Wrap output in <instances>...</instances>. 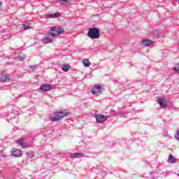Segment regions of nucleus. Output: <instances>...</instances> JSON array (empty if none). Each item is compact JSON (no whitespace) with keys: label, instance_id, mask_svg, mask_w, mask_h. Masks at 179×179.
I'll return each mask as SVG.
<instances>
[{"label":"nucleus","instance_id":"f257e3e1","mask_svg":"<svg viewBox=\"0 0 179 179\" xmlns=\"http://www.w3.org/2000/svg\"><path fill=\"white\" fill-rule=\"evenodd\" d=\"M88 37L92 40L100 38V30L96 27L90 28L88 31Z\"/></svg>","mask_w":179,"mask_h":179},{"label":"nucleus","instance_id":"f03ea898","mask_svg":"<svg viewBox=\"0 0 179 179\" xmlns=\"http://www.w3.org/2000/svg\"><path fill=\"white\" fill-rule=\"evenodd\" d=\"M64 33H65L64 28H58L57 27H54L50 28V31L48 33V36L55 37L57 36H59V34H64Z\"/></svg>","mask_w":179,"mask_h":179},{"label":"nucleus","instance_id":"7ed1b4c3","mask_svg":"<svg viewBox=\"0 0 179 179\" xmlns=\"http://www.w3.org/2000/svg\"><path fill=\"white\" fill-rule=\"evenodd\" d=\"M69 115V113L65 112V111H59L57 112L56 116L51 117V121L52 122L55 121H59V120H62L64 117H68Z\"/></svg>","mask_w":179,"mask_h":179},{"label":"nucleus","instance_id":"20e7f679","mask_svg":"<svg viewBox=\"0 0 179 179\" xmlns=\"http://www.w3.org/2000/svg\"><path fill=\"white\" fill-rule=\"evenodd\" d=\"M143 177L149 179H163V178L155 173L149 172L144 173Z\"/></svg>","mask_w":179,"mask_h":179},{"label":"nucleus","instance_id":"39448f33","mask_svg":"<svg viewBox=\"0 0 179 179\" xmlns=\"http://www.w3.org/2000/svg\"><path fill=\"white\" fill-rule=\"evenodd\" d=\"M94 117L96 118V122H99V124L104 122L105 121L107 120V118H108L107 116L100 114H96Z\"/></svg>","mask_w":179,"mask_h":179},{"label":"nucleus","instance_id":"423d86ee","mask_svg":"<svg viewBox=\"0 0 179 179\" xmlns=\"http://www.w3.org/2000/svg\"><path fill=\"white\" fill-rule=\"evenodd\" d=\"M52 90V85L50 84H42L40 87L39 90L42 92H50V90Z\"/></svg>","mask_w":179,"mask_h":179},{"label":"nucleus","instance_id":"0eeeda50","mask_svg":"<svg viewBox=\"0 0 179 179\" xmlns=\"http://www.w3.org/2000/svg\"><path fill=\"white\" fill-rule=\"evenodd\" d=\"M91 93L95 96H100L101 94V86L94 85V90H92Z\"/></svg>","mask_w":179,"mask_h":179},{"label":"nucleus","instance_id":"6e6552de","mask_svg":"<svg viewBox=\"0 0 179 179\" xmlns=\"http://www.w3.org/2000/svg\"><path fill=\"white\" fill-rule=\"evenodd\" d=\"M11 156L13 157H20V156H22V150L19 149H13Z\"/></svg>","mask_w":179,"mask_h":179},{"label":"nucleus","instance_id":"1a4fd4ad","mask_svg":"<svg viewBox=\"0 0 179 179\" xmlns=\"http://www.w3.org/2000/svg\"><path fill=\"white\" fill-rule=\"evenodd\" d=\"M71 159H79V157H85V153L75 152L70 155Z\"/></svg>","mask_w":179,"mask_h":179},{"label":"nucleus","instance_id":"9d476101","mask_svg":"<svg viewBox=\"0 0 179 179\" xmlns=\"http://www.w3.org/2000/svg\"><path fill=\"white\" fill-rule=\"evenodd\" d=\"M157 103L159 104L160 107H162V108H164V107H167V102L163 98H159L157 99Z\"/></svg>","mask_w":179,"mask_h":179},{"label":"nucleus","instance_id":"9b49d317","mask_svg":"<svg viewBox=\"0 0 179 179\" xmlns=\"http://www.w3.org/2000/svg\"><path fill=\"white\" fill-rule=\"evenodd\" d=\"M141 44L142 45H145V47H149L153 44V41H152V40L145 39L142 41Z\"/></svg>","mask_w":179,"mask_h":179},{"label":"nucleus","instance_id":"f8f14e48","mask_svg":"<svg viewBox=\"0 0 179 179\" xmlns=\"http://www.w3.org/2000/svg\"><path fill=\"white\" fill-rule=\"evenodd\" d=\"M10 79L9 76L0 73V82H9Z\"/></svg>","mask_w":179,"mask_h":179},{"label":"nucleus","instance_id":"ddd939ff","mask_svg":"<svg viewBox=\"0 0 179 179\" xmlns=\"http://www.w3.org/2000/svg\"><path fill=\"white\" fill-rule=\"evenodd\" d=\"M17 145L22 146V148H27V144L23 141V138H19L16 141Z\"/></svg>","mask_w":179,"mask_h":179},{"label":"nucleus","instance_id":"4468645a","mask_svg":"<svg viewBox=\"0 0 179 179\" xmlns=\"http://www.w3.org/2000/svg\"><path fill=\"white\" fill-rule=\"evenodd\" d=\"M59 3H61V5H65V6H67V5H69V2H71V0H58Z\"/></svg>","mask_w":179,"mask_h":179},{"label":"nucleus","instance_id":"2eb2a0df","mask_svg":"<svg viewBox=\"0 0 179 179\" xmlns=\"http://www.w3.org/2000/svg\"><path fill=\"white\" fill-rule=\"evenodd\" d=\"M43 44H49L50 43H52V39L50 37H45L43 39Z\"/></svg>","mask_w":179,"mask_h":179},{"label":"nucleus","instance_id":"dca6fc26","mask_svg":"<svg viewBox=\"0 0 179 179\" xmlns=\"http://www.w3.org/2000/svg\"><path fill=\"white\" fill-rule=\"evenodd\" d=\"M83 64L84 66H86V67H89V66H90V65H92V63H90V62H89L88 59H84L83 61Z\"/></svg>","mask_w":179,"mask_h":179},{"label":"nucleus","instance_id":"f3484780","mask_svg":"<svg viewBox=\"0 0 179 179\" xmlns=\"http://www.w3.org/2000/svg\"><path fill=\"white\" fill-rule=\"evenodd\" d=\"M69 64H65L62 66V71H64V72H68V71H69Z\"/></svg>","mask_w":179,"mask_h":179},{"label":"nucleus","instance_id":"a211bd4d","mask_svg":"<svg viewBox=\"0 0 179 179\" xmlns=\"http://www.w3.org/2000/svg\"><path fill=\"white\" fill-rule=\"evenodd\" d=\"M169 163H176V158H174L173 155H169Z\"/></svg>","mask_w":179,"mask_h":179},{"label":"nucleus","instance_id":"6ab92c4d","mask_svg":"<svg viewBox=\"0 0 179 179\" xmlns=\"http://www.w3.org/2000/svg\"><path fill=\"white\" fill-rule=\"evenodd\" d=\"M22 29L24 30H29V29H31V27L29 25H27V24H22Z\"/></svg>","mask_w":179,"mask_h":179},{"label":"nucleus","instance_id":"aec40b11","mask_svg":"<svg viewBox=\"0 0 179 179\" xmlns=\"http://www.w3.org/2000/svg\"><path fill=\"white\" fill-rule=\"evenodd\" d=\"M58 16H59V14L55 13V14H50V15H49V17H58Z\"/></svg>","mask_w":179,"mask_h":179},{"label":"nucleus","instance_id":"412c9836","mask_svg":"<svg viewBox=\"0 0 179 179\" xmlns=\"http://www.w3.org/2000/svg\"><path fill=\"white\" fill-rule=\"evenodd\" d=\"M175 138L177 141H179V129L177 130L176 134L175 135Z\"/></svg>","mask_w":179,"mask_h":179},{"label":"nucleus","instance_id":"4be33fe9","mask_svg":"<svg viewBox=\"0 0 179 179\" xmlns=\"http://www.w3.org/2000/svg\"><path fill=\"white\" fill-rule=\"evenodd\" d=\"M173 69H174V71H176V72H178L179 71V64L176 65Z\"/></svg>","mask_w":179,"mask_h":179},{"label":"nucleus","instance_id":"5701e85b","mask_svg":"<svg viewBox=\"0 0 179 179\" xmlns=\"http://www.w3.org/2000/svg\"><path fill=\"white\" fill-rule=\"evenodd\" d=\"M28 157L29 159H33V157H34V154L29 153Z\"/></svg>","mask_w":179,"mask_h":179},{"label":"nucleus","instance_id":"b1692460","mask_svg":"<svg viewBox=\"0 0 179 179\" xmlns=\"http://www.w3.org/2000/svg\"><path fill=\"white\" fill-rule=\"evenodd\" d=\"M30 68L31 69H36V66H31Z\"/></svg>","mask_w":179,"mask_h":179},{"label":"nucleus","instance_id":"393cba45","mask_svg":"<svg viewBox=\"0 0 179 179\" xmlns=\"http://www.w3.org/2000/svg\"><path fill=\"white\" fill-rule=\"evenodd\" d=\"M23 59H24V57H20V61H23Z\"/></svg>","mask_w":179,"mask_h":179},{"label":"nucleus","instance_id":"a878e982","mask_svg":"<svg viewBox=\"0 0 179 179\" xmlns=\"http://www.w3.org/2000/svg\"><path fill=\"white\" fill-rule=\"evenodd\" d=\"M2 6V2H0V6Z\"/></svg>","mask_w":179,"mask_h":179},{"label":"nucleus","instance_id":"bb28decb","mask_svg":"<svg viewBox=\"0 0 179 179\" xmlns=\"http://www.w3.org/2000/svg\"><path fill=\"white\" fill-rule=\"evenodd\" d=\"M178 177H179V173L178 174Z\"/></svg>","mask_w":179,"mask_h":179},{"label":"nucleus","instance_id":"cd10ccee","mask_svg":"<svg viewBox=\"0 0 179 179\" xmlns=\"http://www.w3.org/2000/svg\"><path fill=\"white\" fill-rule=\"evenodd\" d=\"M0 174H1V171H0Z\"/></svg>","mask_w":179,"mask_h":179}]
</instances>
